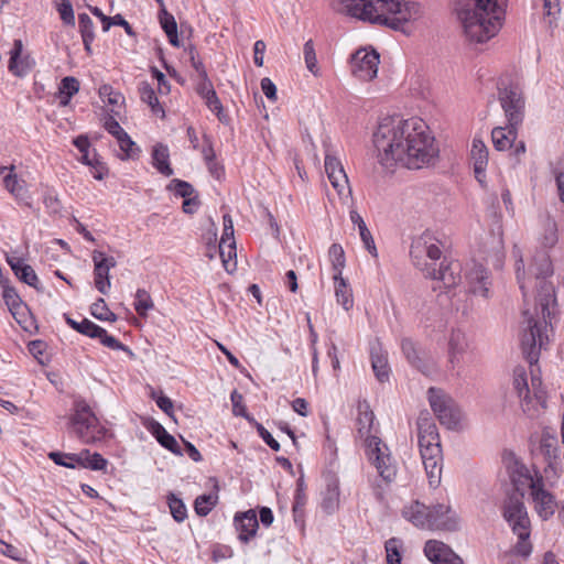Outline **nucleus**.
Returning a JSON list of instances; mask_svg holds the SVG:
<instances>
[{"label":"nucleus","instance_id":"6","mask_svg":"<svg viewBox=\"0 0 564 564\" xmlns=\"http://www.w3.org/2000/svg\"><path fill=\"white\" fill-rule=\"evenodd\" d=\"M417 443L429 484L437 488L443 470V452L436 425L429 419L417 421Z\"/></svg>","mask_w":564,"mask_h":564},{"label":"nucleus","instance_id":"52","mask_svg":"<svg viewBox=\"0 0 564 564\" xmlns=\"http://www.w3.org/2000/svg\"><path fill=\"white\" fill-rule=\"evenodd\" d=\"M117 142L120 150L123 152V156L121 159L133 160L139 158L141 150L127 132L117 139Z\"/></svg>","mask_w":564,"mask_h":564},{"label":"nucleus","instance_id":"46","mask_svg":"<svg viewBox=\"0 0 564 564\" xmlns=\"http://www.w3.org/2000/svg\"><path fill=\"white\" fill-rule=\"evenodd\" d=\"M133 307L135 312L144 317L148 312L154 308L150 293L144 289H138L134 295Z\"/></svg>","mask_w":564,"mask_h":564},{"label":"nucleus","instance_id":"34","mask_svg":"<svg viewBox=\"0 0 564 564\" xmlns=\"http://www.w3.org/2000/svg\"><path fill=\"white\" fill-rule=\"evenodd\" d=\"M63 318L72 329L76 330L77 333L84 336L94 339H96L97 336H100L101 326L95 324L88 318H83V321L77 322L68 313H64Z\"/></svg>","mask_w":564,"mask_h":564},{"label":"nucleus","instance_id":"9","mask_svg":"<svg viewBox=\"0 0 564 564\" xmlns=\"http://www.w3.org/2000/svg\"><path fill=\"white\" fill-rule=\"evenodd\" d=\"M502 517L518 536V542L513 546V553L527 558L532 552V544L530 542L531 522L523 502L522 492L508 495L502 505Z\"/></svg>","mask_w":564,"mask_h":564},{"label":"nucleus","instance_id":"14","mask_svg":"<svg viewBox=\"0 0 564 564\" xmlns=\"http://www.w3.org/2000/svg\"><path fill=\"white\" fill-rule=\"evenodd\" d=\"M422 272L426 278L441 281L446 289L456 286L462 280L459 261H448L446 258L443 259L438 268L425 264Z\"/></svg>","mask_w":564,"mask_h":564},{"label":"nucleus","instance_id":"30","mask_svg":"<svg viewBox=\"0 0 564 564\" xmlns=\"http://www.w3.org/2000/svg\"><path fill=\"white\" fill-rule=\"evenodd\" d=\"M223 226H224L223 235H221V238H220V241L218 245L219 256L221 258L223 265H224L225 270L230 271L229 260H226V258H225V248H229V252H234L236 241H235V237H234V234H235L234 223H232V219L229 214H225L223 216Z\"/></svg>","mask_w":564,"mask_h":564},{"label":"nucleus","instance_id":"11","mask_svg":"<svg viewBox=\"0 0 564 564\" xmlns=\"http://www.w3.org/2000/svg\"><path fill=\"white\" fill-rule=\"evenodd\" d=\"M498 100L507 122L512 127L521 126L524 119L525 100L520 87L516 84L498 86Z\"/></svg>","mask_w":564,"mask_h":564},{"label":"nucleus","instance_id":"49","mask_svg":"<svg viewBox=\"0 0 564 564\" xmlns=\"http://www.w3.org/2000/svg\"><path fill=\"white\" fill-rule=\"evenodd\" d=\"M217 500L218 496L213 494H204L198 496L194 501L195 512L199 517H206L216 506Z\"/></svg>","mask_w":564,"mask_h":564},{"label":"nucleus","instance_id":"39","mask_svg":"<svg viewBox=\"0 0 564 564\" xmlns=\"http://www.w3.org/2000/svg\"><path fill=\"white\" fill-rule=\"evenodd\" d=\"M48 458L56 465L76 469L83 465L82 451L79 453L50 452Z\"/></svg>","mask_w":564,"mask_h":564},{"label":"nucleus","instance_id":"27","mask_svg":"<svg viewBox=\"0 0 564 564\" xmlns=\"http://www.w3.org/2000/svg\"><path fill=\"white\" fill-rule=\"evenodd\" d=\"M23 44L21 40H14L13 47L10 51V59L8 68L18 77L25 76L31 70V63L29 56L21 57Z\"/></svg>","mask_w":564,"mask_h":564},{"label":"nucleus","instance_id":"8","mask_svg":"<svg viewBox=\"0 0 564 564\" xmlns=\"http://www.w3.org/2000/svg\"><path fill=\"white\" fill-rule=\"evenodd\" d=\"M67 429L72 435L87 445L102 443L110 436L109 431L100 423L90 405L82 398L76 399L73 403Z\"/></svg>","mask_w":564,"mask_h":564},{"label":"nucleus","instance_id":"32","mask_svg":"<svg viewBox=\"0 0 564 564\" xmlns=\"http://www.w3.org/2000/svg\"><path fill=\"white\" fill-rule=\"evenodd\" d=\"M158 20L162 30L166 34L170 44L175 47H180L181 43L177 34V23L174 15L170 13L166 8H160Z\"/></svg>","mask_w":564,"mask_h":564},{"label":"nucleus","instance_id":"25","mask_svg":"<svg viewBox=\"0 0 564 564\" xmlns=\"http://www.w3.org/2000/svg\"><path fill=\"white\" fill-rule=\"evenodd\" d=\"M144 425L162 447L175 455L183 454L176 438L171 435L160 422L151 419Z\"/></svg>","mask_w":564,"mask_h":564},{"label":"nucleus","instance_id":"15","mask_svg":"<svg viewBox=\"0 0 564 564\" xmlns=\"http://www.w3.org/2000/svg\"><path fill=\"white\" fill-rule=\"evenodd\" d=\"M401 350L408 362L423 375L430 376L434 371V361L411 338H402Z\"/></svg>","mask_w":564,"mask_h":564},{"label":"nucleus","instance_id":"42","mask_svg":"<svg viewBox=\"0 0 564 564\" xmlns=\"http://www.w3.org/2000/svg\"><path fill=\"white\" fill-rule=\"evenodd\" d=\"M0 285L2 288V297L4 303L9 307L10 312L14 314V311L21 306L22 300L15 289L9 285V280L2 275L0 278Z\"/></svg>","mask_w":564,"mask_h":564},{"label":"nucleus","instance_id":"16","mask_svg":"<svg viewBox=\"0 0 564 564\" xmlns=\"http://www.w3.org/2000/svg\"><path fill=\"white\" fill-rule=\"evenodd\" d=\"M380 56L376 51H358L352 57V74L365 82L373 79L378 74Z\"/></svg>","mask_w":564,"mask_h":564},{"label":"nucleus","instance_id":"60","mask_svg":"<svg viewBox=\"0 0 564 564\" xmlns=\"http://www.w3.org/2000/svg\"><path fill=\"white\" fill-rule=\"evenodd\" d=\"M57 11L59 13L62 21L65 24H75L74 9L69 0H59V2L57 3Z\"/></svg>","mask_w":564,"mask_h":564},{"label":"nucleus","instance_id":"64","mask_svg":"<svg viewBox=\"0 0 564 564\" xmlns=\"http://www.w3.org/2000/svg\"><path fill=\"white\" fill-rule=\"evenodd\" d=\"M561 202L564 204V158L552 169Z\"/></svg>","mask_w":564,"mask_h":564},{"label":"nucleus","instance_id":"53","mask_svg":"<svg viewBox=\"0 0 564 564\" xmlns=\"http://www.w3.org/2000/svg\"><path fill=\"white\" fill-rule=\"evenodd\" d=\"M401 546L402 542L399 539L392 538L384 544L386 549V564H401Z\"/></svg>","mask_w":564,"mask_h":564},{"label":"nucleus","instance_id":"13","mask_svg":"<svg viewBox=\"0 0 564 564\" xmlns=\"http://www.w3.org/2000/svg\"><path fill=\"white\" fill-rule=\"evenodd\" d=\"M410 257L413 264L422 271L425 264L436 267V261L442 257V250L437 241L424 234L412 242Z\"/></svg>","mask_w":564,"mask_h":564},{"label":"nucleus","instance_id":"23","mask_svg":"<svg viewBox=\"0 0 564 564\" xmlns=\"http://www.w3.org/2000/svg\"><path fill=\"white\" fill-rule=\"evenodd\" d=\"M470 159L473 161L474 173L476 180L485 185L486 169L488 164V149L482 140L475 138L473 140Z\"/></svg>","mask_w":564,"mask_h":564},{"label":"nucleus","instance_id":"54","mask_svg":"<svg viewBox=\"0 0 564 564\" xmlns=\"http://www.w3.org/2000/svg\"><path fill=\"white\" fill-rule=\"evenodd\" d=\"M83 164L88 165L93 169V176L96 180H102L108 173V169L105 163L100 160L99 155L94 151L93 155H88V160L80 159Z\"/></svg>","mask_w":564,"mask_h":564},{"label":"nucleus","instance_id":"55","mask_svg":"<svg viewBox=\"0 0 564 564\" xmlns=\"http://www.w3.org/2000/svg\"><path fill=\"white\" fill-rule=\"evenodd\" d=\"M99 96L102 101L111 105L119 106L124 102V97L121 93L116 91L112 86L105 84L99 88Z\"/></svg>","mask_w":564,"mask_h":564},{"label":"nucleus","instance_id":"51","mask_svg":"<svg viewBox=\"0 0 564 564\" xmlns=\"http://www.w3.org/2000/svg\"><path fill=\"white\" fill-rule=\"evenodd\" d=\"M166 189L173 192L175 196L184 199L197 195L196 189L191 183L180 178H173L166 186Z\"/></svg>","mask_w":564,"mask_h":564},{"label":"nucleus","instance_id":"48","mask_svg":"<svg viewBox=\"0 0 564 564\" xmlns=\"http://www.w3.org/2000/svg\"><path fill=\"white\" fill-rule=\"evenodd\" d=\"M166 500L173 519L176 522H183L187 518V509L183 500L173 492L166 496Z\"/></svg>","mask_w":564,"mask_h":564},{"label":"nucleus","instance_id":"22","mask_svg":"<svg viewBox=\"0 0 564 564\" xmlns=\"http://www.w3.org/2000/svg\"><path fill=\"white\" fill-rule=\"evenodd\" d=\"M468 348L466 334L460 329H453L448 339V368L454 370L463 359Z\"/></svg>","mask_w":564,"mask_h":564},{"label":"nucleus","instance_id":"36","mask_svg":"<svg viewBox=\"0 0 564 564\" xmlns=\"http://www.w3.org/2000/svg\"><path fill=\"white\" fill-rule=\"evenodd\" d=\"M78 28L87 54L93 53L91 44L95 41V25L87 13L78 14Z\"/></svg>","mask_w":564,"mask_h":564},{"label":"nucleus","instance_id":"62","mask_svg":"<svg viewBox=\"0 0 564 564\" xmlns=\"http://www.w3.org/2000/svg\"><path fill=\"white\" fill-rule=\"evenodd\" d=\"M198 76V80H197V84H196V93L197 95L204 99L205 97H207L209 94H212L213 91H215V88L213 86V83L212 80L209 79L208 77V74L207 73H204V74H199L197 75Z\"/></svg>","mask_w":564,"mask_h":564},{"label":"nucleus","instance_id":"43","mask_svg":"<svg viewBox=\"0 0 564 564\" xmlns=\"http://www.w3.org/2000/svg\"><path fill=\"white\" fill-rule=\"evenodd\" d=\"M327 176L339 196L351 195V188L349 186V181L344 167L337 169L334 174L329 173Z\"/></svg>","mask_w":564,"mask_h":564},{"label":"nucleus","instance_id":"58","mask_svg":"<svg viewBox=\"0 0 564 564\" xmlns=\"http://www.w3.org/2000/svg\"><path fill=\"white\" fill-rule=\"evenodd\" d=\"M96 339H99L100 344L106 346L107 348H110L112 350H122V351H129L128 346L122 344L119 339L108 334V332L101 327L100 329V336H97Z\"/></svg>","mask_w":564,"mask_h":564},{"label":"nucleus","instance_id":"5","mask_svg":"<svg viewBox=\"0 0 564 564\" xmlns=\"http://www.w3.org/2000/svg\"><path fill=\"white\" fill-rule=\"evenodd\" d=\"M357 410V434L360 438H365L366 454L376 467L379 476L390 484L397 476V463L391 457L388 446L378 436L370 435L375 414L368 402L366 400L359 401Z\"/></svg>","mask_w":564,"mask_h":564},{"label":"nucleus","instance_id":"45","mask_svg":"<svg viewBox=\"0 0 564 564\" xmlns=\"http://www.w3.org/2000/svg\"><path fill=\"white\" fill-rule=\"evenodd\" d=\"M204 102L206 105V107L213 112L216 115L217 119L224 123V124H228L230 122V117L228 116L227 112H225L224 110V107H223V104L219 99V97L217 96V93L216 90L213 91L212 94H209L207 97H205L204 99Z\"/></svg>","mask_w":564,"mask_h":564},{"label":"nucleus","instance_id":"50","mask_svg":"<svg viewBox=\"0 0 564 564\" xmlns=\"http://www.w3.org/2000/svg\"><path fill=\"white\" fill-rule=\"evenodd\" d=\"M90 314L101 321V322H115L117 321V315L111 312L105 300L102 297L97 299L91 305H90Z\"/></svg>","mask_w":564,"mask_h":564},{"label":"nucleus","instance_id":"29","mask_svg":"<svg viewBox=\"0 0 564 564\" xmlns=\"http://www.w3.org/2000/svg\"><path fill=\"white\" fill-rule=\"evenodd\" d=\"M322 495V509L326 513H334L338 509L340 495L337 476L329 475L326 478V487Z\"/></svg>","mask_w":564,"mask_h":564},{"label":"nucleus","instance_id":"37","mask_svg":"<svg viewBox=\"0 0 564 564\" xmlns=\"http://www.w3.org/2000/svg\"><path fill=\"white\" fill-rule=\"evenodd\" d=\"M94 262V282L95 288L104 295L108 294L111 283H110V269L97 258L93 259Z\"/></svg>","mask_w":564,"mask_h":564},{"label":"nucleus","instance_id":"7","mask_svg":"<svg viewBox=\"0 0 564 564\" xmlns=\"http://www.w3.org/2000/svg\"><path fill=\"white\" fill-rule=\"evenodd\" d=\"M402 516L421 529L454 531L458 528L456 512L445 503L426 506L415 500L403 508Z\"/></svg>","mask_w":564,"mask_h":564},{"label":"nucleus","instance_id":"20","mask_svg":"<svg viewBox=\"0 0 564 564\" xmlns=\"http://www.w3.org/2000/svg\"><path fill=\"white\" fill-rule=\"evenodd\" d=\"M503 464L511 482L516 489L519 490L520 486L529 485L532 477L527 466L512 453L508 452L503 455Z\"/></svg>","mask_w":564,"mask_h":564},{"label":"nucleus","instance_id":"1","mask_svg":"<svg viewBox=\"0 0 564 564\" xmlns=\"http://www.w3.org/2000/svg\"><path fill=\"white\" fill-rule=\"evenodd\" d=\"M372 142L378 161L384 167L401 164L410 170H419L438 156L435 139L420 118L390 116L381 119Z\"/></svg>","mask_w":564,"mask_h":564},{"label":"nucleus","instance_id":"2","mask_svg":"<svg viewBox=\"0 0 564 564\" xmlns=\"http://www.w3.org/2000/svg\"><path fill=\"white\" fill-rule=\"evenodd\" d=\"M529 279H535L538 288L536 305L540 312L534 314L529 310L523 311V329L521 334V349L524 359L531 368V381L535 389L541 384V378L534 373V367H538L540 354L545 349L550 341V332H552L551 317L553 311L551 306L556 305L554 286L546 279L553 275V264L550 254L545 250L536 251L529 265Z\"/></svg>","mask_w":564,"mask_h":564},{"label":"nucleus","instance_id":"28","mask_svg":"<svg viewBox=\"0 0 564 564\" xmlns=\"http://www.w3.org/2000/svg\"><path fill=\"white\" fill-rule=\"evenodd\" d=\"M518 128L507 122L505 127H496L491 131V140L494 147L498 151L511 150L513 142L517 140Z\"/></svg>","mask_w":564,"mask_h":564},{"label":"nucleus","instance_id":"41","mask_svg":"<svg viewBox=\"0 0 564 564\" xmlns=\"http://www.w3.org/2000/svg\"><path fill=\"white\" fill-rule=\"evenodd\" d=\"M83 465L80 468H86L95 471L106 470L108 460L99 453H90L89 449H82Z\"/></svg>","mask_w":564,"mask_h":564},{"label":"nucleus","instance_id":"10","mask_svg":"<svg viewBox=\"0 0 564 564\" xmlns=\"http://www.w3.org/2000/svg\"><path fill=\"white\" fill-rule=\"evenodd\" d=\"M427 399L431 409L442 425L448 430H456L459 426L462 420L460 409L442 389L431 387L427 390Z\"/></svg>","mask_w":564,"mask_h":564},{"label":"nucleus","instance_id":"38","mask_svg":"<svg viewBox=\"0 0 564 564\" xmlns=\"http://www.w3.org/2000/svg\"><path fill=\"white\" fill-rule=\"evenodd\" d=\"M333 279L335 283V296L337 303L341 305L345 311H349L354 305L351 289L343 275L333 276Z\"/></svg>","mask_w":564,"mask_h":564},{"label":"nucleus","instance_id":"31","mask_svg":"<svg viewBox=\"0 0 564 564\" xmlns=\"http://www.w3.org/2000/svg\"><path fill=\"white\" fill-rule=\"evenodd\" d=\"M9 264L20 281L40 290V280L30 264H26L22 259H17L15 261L9 260Z\"/></svg>","mask_w":564,"mask_h":564},{"label":"nucleus","instance_id":"4","mask_svg":"<svg viewBox=\"0 0 564 564\" xmlns=\"http://www.w3.org/2000/svg\"><path fill=\"white\" fill-rule=\"evenodd\" d=\"M507 0H474L473 9H457L467 39L484 43L501 29L506 15Z\"/></svg>","mask_w":564,"mask_h":564},{"label":"nucleus","instance_id":"21","mask_svg":"<svg viewBox=\"0 0 564 564\" xmlns=\"http://www.w3.org/2000/svg\"><path fill=\"white\" fill-rule=\"evenodd\" d=\"M557 441L554 436L543 433L538 448V455L541 456L545 463L544 473L549 470L556 471L561 467V459L558 455Z\"/></svg>","mask_w":564,"mask_h":564},{"label":"nucleus","instance_id":"57","mask_svg":"<svg viewBox=\"0 0 564 564\" xmlns=\"http://www.w3.org/2000/svg\"><path fill=\"white\" fill-rule=\"evenodd\" d=\"M43 204L47 213L57 215L62 210V204L58 199L56 192L52 188H47L43 194Z\"/></svg>","mask_w":564,"mask_h":564},{"label":"nucleus","instance_id":"44","mask_svg":"<svg viewBox=\"0 0 564 564\" xmlns=\"http://www.w3.org/2000/svg\"><path fill=\"white\" fill-rule=\"evenodd\" d=\"M328 257L334 270L333 276H341L346 264V258L343 247L339 243H333L328 249Z\"/></svg>","mask_w":564,"mask_h":564},{"label":"nucleus","instance_id":"35","mask_svg":"<svg viewBox=\"0 0 564 564\" xmlns=\"http://www.w3.org/2000/svg\"><path fill=\"white\" fill-rule=\"evenodd\" d=\"M79 80L74 76L62 78L58 85L57 98L61 107L69 105L72 98L79 91Z\"/></svg>","mask_w":564,"mask_h":564},{"label":"nucleus","instance_id":"61","mask_svg":"<svg viewBox=\"0 0 564 564\" xmlns=\"http://www.w3.org/2000/svg\"><path fill=\"white\" fill-rule=\"evenodd\" d=\"M358 231H359L360 239H361L366 250L372 257L377 258L378 257L377 247H376L375 240H373L372 235H371L370 230L368 229L367 225L360 226V228H358Z\"/></svg>","mask_w":564,"mask_h":564},{"label":"nucleus","instance_id":"19","mask_svg":"<svg viewBox=\"0 0 564 564\" xmlns=\"http://www.w3.org/2000/svg\"><path fill=\"white\" fill-rule=\"evenodd\" d=\"M469 292L474 295H479L484 299L489 297L490 292V272L481 264H474V267L466 274Z\"/></svg>","mask_w":564,"mask_h":564},{"label":"nucleus","instance_id":"56","mask_svg":"<svg viewBox=\"0 0 564 564\" xmlns=\"http://www.w3.org/2000/svg\"><path fill=\"white\" fill-rule=\"evenodd\" d=\"M230 401L232 404V413L235 416L245 417L247 421H251L252 416L248 413L247 408L243 403V397L237 390H234L230 394Z\"/></svg>","mask_w":564,"mask_h":564},{"label":"nucleus","instance_id":"63","mask_svg":"<svg viewBox=\"0 0 564 564\" xmlns=\"http://www.w3.org/2000/svg\"><path fill=\"white\" fill-rule=\"evenodd\" d=\"M557 226L554 220H547L544 227V236L542 243L544 247L551 248L557 242Z\"/></svg>","mask_w":564,"mask_h":564},{"label":"nucleus","instance_id":"33","mask_svg":"<svg viewBox=\"0 0 564 564\" xmlns=\"http://www.w3.org/2000/svg\"><path fill=\"white\" fill-rule=\"evenodd\" d=\"M152 165L164 176H171L174 174L170 164V152L167 145L158 143L153 147Z\"/></svg>","mask_w":564,"mask_h":564},{"label":"nucleus","instance_id":"3","mask_svg":"<svg viewBox=\"0 0 564 564\" xmlns=\"http://www.w3.org/2000/svg\"><path fill=\"white\" fill-rule=\"evenodd\" d=\"M343 11L370 24L405 32L409 22L421 15V6L413 0H338Z\"/></svg>","mask_w":564,"mask_h":564},{"label":"nucleus","instance_id":"59","mask_svg":"<svg viewBox=\"0 0 564 564\" xmlns=\"http://www.w3.org/2000/svg\"><path fill=\"white\" fill-rule=\"evenodd\" d=\"M303 54L307 69L311 73L316 74L317 58L315 54L314 43L312 40L305 42L303 47Z\"/></svg>","mask_w":564,"mask_h":564},{"label":"nucleus","instance_id":"12","mask_svg":"<svg viewBox=\"0 0 564 564\" xmlns=\"http://www.w3.org/2000/svg\"><path fill=\"white\" fill-rule=\"evenodd\" d=\"M530 497L533 509L542 521L551 519L557 510V500L555 496L545 488L544 478L535 471V478L529 484Z\"/></svg>","mask_w":564,"mask_h":564},{"label":"nucleus","instance_id":"18","mask_svg":"<svg viewBox=\"0 0 564 564\" xmlns=\"http://www.w3.org/2000/svg\"><path fill=\"white\" fill-rule=\"evenodd\" d=\"M423 551L433 564H464L463 558L442 541H426Z\"/></svg>","mask_w":564,"mask_h":564},{"label":"nucleus","instance_id":"24","mask_svg":"<svg viewBox=\"0 0 564 564\" xmlns=\"http://www.w3.org/2000/svg\"><path fill=\"white\" fill-rule=\"evenodd\" d=\"M238 539L242 542H248L253 538L259 528V521L253 510H248L241 514H236L234 519Z\"/></svg>","mask_w":564,"mask_h":564},{"label":"nucleus","instance_id":"26","mask_svg":"<svg viewBox=\"0 0 564 564\" xmlns=\"http://www.w3.org/2000/svg\"><path fill=\"white\" fill-rule=\"evenodd\" d=\"M370 360L376 378L380 382L389 380L390 367L388 362V354L379 343L372 344L370 347Z\"/></svg>","mask_w":564,"mask_h":564},{"label":"nucleus","instance_id":"47","mask_svg":"<svg viewBox=\"0 0 564 564\" xmlns=\"http://www.w3.org/2000/svg\"><path fill=\"white\" fill-rule=\"evenodd\" d=\"M513 377V387L518 397L523 401H528L530 399V389L525 370L521 367L516 368Z\"/></svg>","mask_w":564,"mask_h":564},{"label":"nucleus","instance_id":"40","mask_svg":"<svg viewBox=\"0 0 564 564\" xmlns=\"http://www.w3.org/2000/svg\"><path fill=\"white\" fill-rule=\"evenodd\" d=\"M139 91L141 100L151 108V111L163 118L165 116V110L161 106L154 88L144 82L141 84Z\"/></svg>","mask_w":564,"mask_h":564},{"label":"nucleus","instance_id":"17","mask_svg":"<svg viewBox=\"0 0 564 564\" xmlns=\"http://www.w3.org/2000/svg\"><path fill=\"white\" fill-rule=\"evenodd\" d=\"M14 165L0 166V175H3L4 188L10 192L21 205L31 207L32 197L29 193L25 182L20 180L17 174L13 173Z\"/></svg>","mask_w":564,"mask_h":564}]
</instances>
